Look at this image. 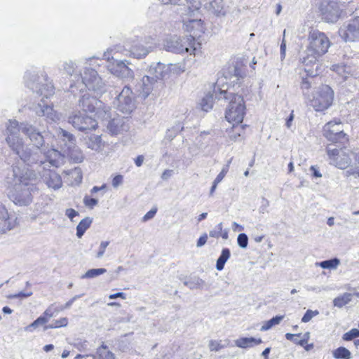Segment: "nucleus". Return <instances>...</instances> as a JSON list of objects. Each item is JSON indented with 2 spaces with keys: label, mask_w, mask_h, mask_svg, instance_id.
Returning a JSON list of instances; mask_svg holds the SVG:
<instances>
[{
  "label": "nucleus",
  "mask_w": 359,
  "mask_h": 359,
  "mask_svg": "<svg viewBox=\"0 0 359 359\" xmlns=\"http://www.w3.org/2000/svg\"><path fill=\"white\" fill-rule=\"evenodd\" d=\"M6 142L10 148L28 165L39 164L37 174L41 170L50 165L58 168L65 161V151H59L55 149L44 152L46 160L41 157V147L44 144L41 133L28 123H19L16 120H10L6 127Z\"/></svg>",
  "instance_id": "1"
},
{
  "label": "nucleus",
  "mask_w": 359,
  "mask_h": 359,
  "mask_svg": "<svg viewBox=\"0 0 359 359\" xmlns=\"http://www.w3.org/2000/svg\"><path fill=\"white\" fill-rule=\"evenodd\" d=\"M25 82L33 92L43 96L40 102L32 104L30 109L39 116H46L48 120L56 122L60 120V115L50 106L45 99H48L55 93L54 86L48 81L47 75L41 72H27L25 76Z\"/></svg>",
  "instance_id": "2"
},
{
  "label": "nucleus",
  "mask_w": 359,
  "mask_h": 359,
  "mask_svg": "<svg viewBox=\"0 0 359 359\" xmlns=\"http://www.w3.org/2000/svg\"><path fill=\"white\" fill-rule=\"evenodd\" d=\"M38 174L28 168L13 167V187L8 195L11 201L20 206L29 205L32 201V182L36 180Z\"/></svg>",
  "instance_id": "3"
},
{
  "label": "nucleus",
  "mask_w": 359,
  "mask_h": 359,
  "mask_svg": "<svg viewBox=\"0 0 359 359\" xmlns=\"http://www.w3.org/2000/svg\"><path fill=\"white\" fill-rule=\"evenodd\" d=\"M74 83L70 85V91L76 94V91L82 92L86 88L102 93L105 91V84L97 72L92 68H86L83 74L74 76Z\"/></svg>",
  "instance_id": "4"
},
{
  "label": "nucleus",
  "mask_w": 359,
  "mask_h": 359,
  "mask_svg": "<svg viewBox=\"0 0 359 359\" xmlns=\"http://www.w3.org/2000/svg\"><path fill=\"white\" fill-rule=\"evenodd\" d=\"M216 98L229 102L225 114L229 122L238 124L243 121L245 107L242 96L220 89L219 94H216Z\"/></svg>",
  "instance_id": "5"
},
{
  "label": "nucleus",
  "mask_w": 359,
  "mask_h": 359,
  "mask_svg": "<svg viewBox=\"0 0 359 359\" xmlns=\"http://www.w3.org/2000/svg\"><path fill=\"white\" fill-rule=\"evenodd\" d=\"M199 45L198 43L194 42L193 38L173 36L165 41L164 48L166 50L175 53H189L190 55H195Z\"/></svg>",
  "instance_id": "6"
},
{
  "label": "nucleus",
  "mask_w": 359,
  "mask_h": 359,
  "mask_svg": "<svg viewBox=\"0 0 359 359\" xmlns=\"http://www.w3.org/2000/svg\"><path fill=\"white\" fill-rule=\"evenodd\" d=\"M333 100V90L327 85H322L313 93L310 104L316 111H323L332 105Z\"/></svg>",
  "instance_id": "7"
},
{
  "label": "nucleus",
  "mask_w": 359,
  "mask_h": 359,
  "mask_svg": "<svg viewBox=\"0 0 359 359\" xmlns=\"http://www.w3.org/2000/svg\"><path fill=\"white\" fill-rule=\"evenodd\" d=\"M329 163L339 169H346L351 163L353 153L346 147H334L328 145L326 148Z\"/></svg>",
  "instance_id": "8"
},
{
  "label": "nucleus",
  "mask_w": 359,
  "mask_h": 359,
  "mask_svg": "<svg viewBox=\"0 0 359 359\" xmlns=\"http://www.w3.org/2000/svg\"><path fill=\"white\" fill-rule=\"evenodd\" d=\"M308 52L313 53L317 55H323L325 54L329 47L330 41L325 33L317 29H312L309 32Z\"/></svg>",
  "instance_id": "9"
},
{
  "label": "nucleus",
  "mask_w": 359,
  "mask_h": 359,
  "mask_svg": "<svg viewBox=\"0 0 359 359\" xmlns=\"http://www.w3.org/2000/svg\"><path fill=\"white\" fill-rule=\"evenodd\" d=\"M342 6L337 0H320L318 9L324 21L334 23L340 18Z\"/></svg>",
  "instance_id": "10"
},
{
  "label": "nucleus",
  "mask_w": 359,
  "mask_h": 359,
  "mask_svg": "<svg viewBox=\"0 0 359 359\" xmlns=\"http://www.w3.org/2000/svg\"><path fill=\"white\" fill-rule=\"evenodd\" d=\"M103 57L107 60V69L112 74L123 79H132L133 77V72L128 66V63H126V60H119L114 58V56L110 57L109 51L104 53Z\"/></svg>",
  "instance_id": "11"
},
{
  "label": "nucleus",
  "mask_w": 359,
  "mask_h": 359,
  "mask_svg": "<svg viewBox=\"0 0 359 359\" xmlns=\"http://www.w3.org/2000/svg\"><path fill=\"white\" fill-rule=\"evenodd\" d=\"M323 135L328 141L334 143L344 144L348 141L343 125L339 121H331L326 123L323 127Z\"/></svg>",
  "instance_id": "12"
},
{
  "label": "nucleus",
  "mask_w": 359,
  "mask_h": 359,
  "mask_svg": "<svg viewBox=\"0 0 359 359\" xmlns=\"http://www.w3.org/2000/svg\"><path fill=\"white\" fill-rule=\"evenodd\" d=\"M339 34L345 42L359 41V16L345 22L339 29Z\"/></svg>",
  "instance_id": "13"
},
{
  "label": "nucleus",
  "mask_w": 359,
  "mask_h": 359,
  "mask_svg": "<svg viewBox=\"0 0 359 359\" xmlns=\"http://www.w3.org/2000/svg\"><path fill=\"white\" fill-rule=\"evenodd\" d=\"M68 122L75 128L81 131L88 130H95L97 128V123L96 120L90 116L83 114L80 111L74 112L69 116Z\"/></svg>",
  "instance_id": "14"
},
{
  "label": "nucleus",
  "mask_w": 359,
  "mask_h": 359,
  "mask_svg": "<svg viewBox=\"0 0 359 359\" xmlns=\"http://www.w3.org/2000/svg\"><path fill=\"white\" fill-rule=\"evenodd\" d=\"M116 106L123 114H130L135 108V97L131 89L125 86L117 97Z\"/></svg>",
  "instance_id": "15"
},
{
  "label": "nucleus",
  "mask_w": 359,
  "mask_h": 359,
  "mask_svg": "<svg viewBox=\"0 0 359 359\" xmlns=\"http://www.w3.org/2000/svg\"><path fill=\"white\" fill-rule=\"evenodd\" d=\"M175 72L176 73L184 72L185 67L181 65L168 64L165 65L161 62L153 63L151 65L149 72L156 80L163 79L170 72Z\"/></svg>",
  "instance_id": "16"
},
{
  "label": "nucleus",
  "mask_w": 359,
  "mask_h": 359,
  "mask_svg": "<svg viewBox=\"0 0 359 359\" xmlns=\"http://www.w3.org/2000/svg\"><path fill=\"white\" fill-rule=\"evenodd\" d=\"M182 22L185 31L191 34L187 38H193L196 43V39L199 38L205 31V27L201 18L196 16V18H191L190 15L184 16Z\"/></svg>",
  "instance_id": "17"
},
{
  "label": "nucleus",
  "mask_w": 359,
  "mask_h": 359,
  "mask_svg": "<svg viewBox=\"0 0 359 359\" xmlns=\"http://www.w3.org/2000/svg\"><path fill=\"white\" fill-rule=\"evenodd\" d=\"M42 170L43 173L41 174V177L48 188L56 190L62 187V181L59 174L50 170H46V169Z\"/></svg>",
  "instance_id": "18"
},
{
  "label": "nucleus",
  "mask_w": 359,
  "mask_h": 359,
  "mask_svg": "<svg viewBox=\"0 0 359 359\" xmlns=\"http://www.w3.org/2000/svg\"><path fill=\"white\" fill-rule=\"evenodd\" d=\"M16 219L10 216L7 209L3 205H0V232L5 233L12 229L15 226Z\"/></svg>",
  "instance_id": "19"
},
{
  "label": "nucleus",
  "mask_w": 359,
  "mask_h": 359,
  "mask_svg": "<svg viewBox=\"0 0 359 359\" xmlns=\"http://www.w3.org/2000/svg\"><path fill=\"white\" fill-rule=\"evenodd\" d=\"M205 8L217 17H223L229 12V7L223 0H212L205 4Z\"/></svg>",
  "instance_id": "20"
},
{
  "label": "nucleus",
  "mask_w": 359,
  "mask_h": 359,
  "mask_svg": "<svg viewBox=\"0 0 359 359\" xmlns=\"http://www.w3.org/2000/svg\"><path fill=\"white\" fill-rule=\"evenodd\" d=\"M156 80L150 76H144L137 85L140 95L143 98H147L154 89Z\"/></svg>",
  "instance_id": "21"
},
{
  "label": "nucleus",
  "mask_w": 359,
  "mask_h": 359,
  "mask_svg": "<svg viewBox=\"0 0 359 359\" xmlns=\"http://www.w3.org/2000/svg\"><path fill=\"white\" fill-rule=\"evenodd\" d=\"M99 104H100L101 102L97 99L90 96L88 93L84 94L79 100V107L86 112L95 111V109L98 107Z\"/></svg>",
  "instance_id": "22"
},
{
  "label": "nucleus",
  "mask_w": 359,
  "mask_h": 359,
  "mask_svg": "<svg viewBox=\"0 0 359 359\" xmlns=\"http://www.w3.org/2000/svg\"><path fill=\"white\" fill-rule=\"evenodd\" d=\"M305 55H304L300 60L302 63L304 65L305 68H311L316 71L318 73V65L317 64L318 58L320 55H317L313 53L308 52V48L306 50Z\"/></svg>",
  "instance_id": "23"
},
{
  "label": "nucleus",
  "mask_w": 359,
  "mask_h": 359,
  "mask_svg": "<svg viewBox=\"0 0 359 359\" xmlns=\"http://www.w3.org/2000/svg\"><path fill=\"white\" fill-rule=\"evenodd\" d=\"M56 134L59 139L64 142V146L67 150H70L75 146V137L70 133L59 128L56 130Z\"/></svg>",
  "instance_id": "24"
},
{
  "label": "nucleus",
  "mask_w": 359,
  "mask_h": 359,
  "mask_svg": "<svg viewBox=\"0 0 359 359\" xmlns=\"http://www.w3.org/2000/svg\"><path fill=\"white\" fill-rule=\"evenodd\" d=\"M304 71L306 73L308 77L302 78V81L300 84V88L303 92V94L306 95L309 90L311 88L313 77L316 76L318 74V73L316 72V71L314 72V70L311 68H305Z\"/></svg>",
  "instance_id": "25"
},
{
  "label": "nucleus",
  "mask_w": 359,
  "mask_h": 359,
  "mask_svg": "<svg viewBox=\"0 0 359 359\" xmlns=\"http://www.w3.org/2000/svg\"><path fill=\"white\" fill-rule=\"evenodd\" d=\"M150 51V48L145 47L139 42L132 45L130 48V55L136 58L144 57Z\"/></svg>",
  "instance_id": "26"
},
{
  "label": "nucleus",
  "mask_w": 359,
  "mask_h": 359,
  "mask_svg": "<svg viewBox=\"0 0 359 359\" xmlns=\"http://www.w3.org/2000/svg\"><path fill=\"white\" fill-rule=\"evenodd\" d=\"M262 342L260 338L242 337L235 341V344L239 348H246L252 347L255 345L260 344Z\"/></svg>",
  "instance_id": "27"
},
{
  "label": "nucleus",
  "mask_w": 359,
  "mask_h": 359,
  "mask_svg": "<svg viewBox=\"0 0 359 359\" xmlns=\"http://www.w3.org/2000/svg\"><path fill=\"white\" fill-rule=\"evenodd\" d=\"M93 359H115L114 354L108 349V347L102 344L97 349L95 354L90 355Z\"/></svg>",
  "instance_id": "28"
},
{
  "label": "nucleus",
  "mask_w": 359,
  "mask_h": 359,
  "mask_svg": "<svg viewBox=\"0 0 359 359\" xmlns=\"http://www.w3.org/2000/svg\"><path fill=\"white\" fill-rule=\"evenodd\" d=\"M86 144L88 148L94 150L99 151L101 149L102 144V138L100 135H91L88 136L86 139Z\"/></svg>",
  "instance_id": "29"
},
{
  "label": "nucleus",
  "mask_w": 359,
  "mask_h": 359,
  "mask_svg": "<svg viewBox=\"0 0 359 359\" xmlns=\"http://www.w3.org/2000/svg\"><path fill=\"white\" fill-rule=\"evenodd\" d=\"M123 121L120 118H113L109 121L107 128L112 134H118L126 130Z\"/></svg>",
  "instance_id": "30"
},
{
  "label": "nucleus",
  "mask_w": 359,
  "mask_h": 359,
  "mask_svg": "<svg viewBox=\"0 0 359 359\" xmlns=\"http://www.w3.org/2000/svg\"><path fill=\"white\" fill-rule=\"evenodd\" d=\"M353 294L351 293L345 292L340 296L334 298L333 304L338 308H342L344 306L348 304L352 300Z\"/></svg>",
  "instance_id": "31"
},
{
  "label": "nucleus",
  "mask_w": 359,
  "mask_h": 359,
  "mask_svg": "<svg viewBox=\"0 0 359 359\" xmlns=\"http://www.w3.org/2000/svg\"><path fill=\"white\" fill-rule=\"evenodd\" d=\"M93 222L92 218L87 217L83 219L76 226V236L81 238L85 231L90 227Z\"/></svg>",
  "instance_id": "32"
},
{
  "label": "nucleus",
  "mask_w": 359,
  "mask_h": 359,
  "mask_svg": "<svg viewBox=\"0 0 359 359\" xmlns=\"http://www.w3.org/2000/svg\"><path fill=\"white\" fill-rule=\"evenodd\" d=\"M231 252L229 249L224 248L222 250V253L217 260L216 269L218 271H221L224 269L226 262L229 259Z\"/></svg>",
  "instance_id": "33"
},
{
  "label": "nucleus",
  "mask_w": 359,
  "mask_h": 359,
  "mask_svg": "<svg viewBox=\"0 0 359 359\" xmlns=\"http://www.w3.org/2000/svg\"><path fill=\"white\" fill-rule=\"evenodd\" d=\"M316 266H320L323 269H335L340 264V260L338 258H333L331 259L316 262Z\"/></svg>",
  "instance_id": "34"
},
{
  "label": "nucleus",
  "mask_w": 359,
  "mask_h": 359,
  "mask_svg": "<svg viewBox=\"0 0 359 359\" xmlns=\"http://www.w3.org/2000/svg\"><path fill=\"white\" fill-rule=\"evenodd\" d=\"M184 285L187 286L191 290L202 289L204 286L205 282L198 277H193L184 282Z\"/></svg>",
  "instance_id": "35"
},
{
  "label": "nucleus",
  "mask_w": 359,
  "mask_h": 359,
  "mask_svg": "<svg viewBox=\"0 0 359 359\" xmlns=\"http://www.w3.org/2000/svg\"><path fill=\"white\" fill-rule=\"evenodd\" d=\"M200 107L204 111H208L213 106V97L212 95H207L200 102Z\"/></svg>",
  "instance_id": "36"
},
{
  "label": "nucleus",
  "mask_w": 359,
  "mask_h": 359,
  "mask_svg": "<svg viewBox=\"0 0 359 359\" xmlns=\"http://www.w3.org/2000/svg\"><path fill=\"white\" fill-rule=\"evenodd\" d=\"M68 151H69L68 154L69 155L71 159L74 163H81L83 161L84 156H83L82 151L79 149H77V148L76 149L74 147Z\"/></svg>",
  "instance_id": "37"
},
{
  "label": "nucleus",
  "mask_w": 359,
  "mask_h": 359,
  "mask_svg": "<svg viewBox=\"0 0 359 359\" xmlns=\"http://www.w3.org/2000/svg\"><path fill=\"white\" fill-rule=\"evenodd\" d=\"M283 318V316H276L272 318L269 320L264 323V324L261 327V330L266 331L271 329L273 326L280 324Z\"/></svg>",
  "instance_id": "38"
},
{
  "label": "nucleus",
  "mask_w": 359,
  "mask_h": 359,
  "mask_svg": "<svg viewBox=\"0 0 359 359\" xmlns=\"http://www.w3.org/2000/svg\"><path fill=\"white\" fill-rule=\"evenodd\" d=\"M106 272L107 270L103 268L89 269L85 274L82 275L81 278H93Z\"/></svg>",
  "instance_id": "39"
},
{
  "label": "nucleus",
  "mask_w": 359,
  "mask_h": 359,
  "mask_svg": "<svg viewBox=\"0 0 359 359\" xmlns=\"http://www.w3.org/2000/svg\"><path fill=\"white\" fill-rule=\"evenodd\" d=\"M333 356L337 359H349L351 358V352L344 347H339L334 351Z\"/></svg>",
  "instance_id": "40"
},
{
  "label": "nucleus",
  "mask_w": 359,
  "mask_h": 359,
  "mask_svg": "<svg viewBox=\"0 0 359 359\" xmlns=\"http://www.w3.org/2000/svg\"><path fill=\"white\" fill-rule=\"evenodd\" d=\"M60 312V310L57 307L54 306L53 304H51L50 306L47 308V309L43 313L41 316L45 317L46 318L47 321L55 316L57 313Z\"/></svg>",
  "instance_id": "41"
},
{
  "label": "nucleus",
  "mask_w": 359,
  "mask_h": 359,
  "mask_svg": "<svg viewBox=\"0 0 359 359\" xmlns=\"http://www.w3.org/2000/svg\"><path fill=\"white\" fill-rule=\"evenodd\" d=\"M76 65L72 61H68L65 62L63 64V69L64 71L69 75L73 76L75 69H76Z\"/></svg>",
  "instance_id": "42"
},
{
  "label": "nucleus",
  "mask_w": 359,
  "mask_h": 359,
  "mask_svg": "<svg viewBox=\"0 0 359 359\" xmlns=\"http://www.w3.org/2000/svg\"><path fill=\"white\" fill-rule=\"evenodd\" d=\"M319 314V311L318 310H307L304 316L302 318V323H308L309 322L313 317L318 316Z\"/></svg>",
  "instance_id": "43"
},
{
  "label": "nucleus",
  "mask_w": 359,
  "mask_h": 359,
  "mask_svg": "<svg viewBox=\"0 0 359 359\" xmlns=\"http://www.w3.org/2000/svg\"><path fill=\"white\" fill-rule=\"evenodd\" d=\"M237 243L240 248H246L248 244V236L244 233H240L237 238Z\"/></svg>",
  "instance_id": "44"
},
{
  "label": "nucleus",
  "mask_w": 359,
  "mask_h": 359,
  "mask_svg": "<svg viewBox=\"0 0 359 359\" xmlns=\"http://www.w3.org/2000/svg\"><path fill=\"white\" fill-rule=\"evenodd\" d=\"M358 337H359V330L353 328L343 335V339L350 341Z\"/></svg>",
  "instance_id": "45"
},
{
  "label": "nucleus",
  "mask_w": 359,
  "mask_h": 359,
  "mask_svg": "<svg viewBox=\"0 0 359 359\" xmlns=\"http://www.w3.org/2000/svg\"><path fill=\"white\" fill-rule=\"evenodd\" d=\"M208 347L210 351H218L224 347L220 341L216 340H210L208 343Z\"/></svg>",
  "instance_id": "46"
},
{
  "label": "nucleus",
  "mask_w": 359,
  "mask_h": 359,
  "mask_svg": "<svg viewBox=\"0 0 359 359\" xmlns=\"http://www.w3.org/2000/svg\"><path fill=\"white\" fill-rule=\"evenodd\" d=\"M223 224L222 222L219 223L214 229L211 230L209 232V235L210 237L218 238L221 233L222 232Z\"/></svg>",
  "instance_id": "47"
},
{
  "label": "nucleus",
  "mask_w": 359,
  "mask_h": 359,
  "mask_svg": "<svg viewBox=\"0 0 359 359\" xmlns=\"http://www.w3.org/2000/svg\"><path fill=\"white\" fill-rule=\"evenodd\" d=\"M231 160H230L227 165L223 167L221 172L218 174V175L216 177L215 180L216 181V183H219L225 177L226 174L229 171V163H231Z\"/></svg>",
  "instance_id": "48"
},
{
  "label": "nucleus",
  "mask_w": 359,
  "mask_h": 359,
  "mask_svg": "<svg viewBox=\"0 0 359 359\" xmlns=\"http://www.w3.org/2000/svg\"><path fill=\"white\" fill-rule=\"evenodd\" d=\"M356 161L357 163L355 165L346 171L347 175H353L355 177H359V156L358 158L356 159Z\"/></svg>",
  "instance_id": "49"
},
{
  "label": "nucleus",
  "mask_w": 359,
  "mask_h": 359,
  "mask_svg": "<svg viewBox=\"0 0 359 359\" xmlns=\"http://www.w3.org/2000/svg\"><path fill=\"white\" fill-rule=\"evenodd\" d=\"M83 203L86 206L88 207L89 208L92 209L95 205H97L98 201L95 198H89L88 196H85L83 198Z\"/></svg>",
  "instance_id": "50"
},
{
  "label": "nucleus",
  "mask_w": 359,
  "mask_h": 359,
  "mask_svg": "<svg viewBox=\"0 0 359 359\" xmlns=\"http://www.w3.org/2000/svg\"><path fill=\"white\" fill-rule=\"evenodd\" d=\"M188 15L191 16V18H196V16H198V18H201V13H200V12H199L198 8H196V9H191L190 8H188L185 11V13L182 14V18L184 16H188Z\"/></svg>",
  "instance_id": "51"
},
{
  "label": "nucleus",
  "mask_w": 359,
  "mask_h": 359,
  "mask_svg": "<svg viewBox=\"0 0 359 359\" xmlns=\"http://www.w3.org/2000/svg\"><path fill=\"white\" fill-rule=\"evenodd\" d=\"M109 241H102L101 242V243L100 245V248H99V251L97 252V254L96 255V257L97 258H101L103 257L104 252H105V249L109 245Z\"/></svg>",
  "instance_id": "52"
},
{
  "label": "nucleus",
  "mask_w": 359,
  "mask_h": 359,
  "mask_svg": "<svg viewBox=\"0 0 359 359\" xmlns=\"http://www.w3.org/2000/svg\"><path fill=\"white\" fill-rule=\"evenodd\" d=\"M123 177L121 175H116L112 180V186L114 188H118L120 185L123 184Z\"/></svg>",
  "instance_id": "53"
},
{
  "label": "nucleus",
  "mask_w": 359,
  "mask_h": 359,
  "mask_svg": "<svg viewBox=\"0 0 359 359\" xmlns=\"http://www.w3.org/2000/svg\"><path fill=\"white\" fill-rule=\"evenodd\" d=\"M285 30L283 32V39L280 44V59L283 60L285 57L286 53V42L285 40Z\"/></svg>",
  "instance_id": "54"
},
{
  "label": "nucleus",
  "mask_w": 359,
  "mask_h": 359,
  "mask_svg": "<svg viewBox=\"0 0 359 359\" xmlns=\"http://www.w3.org/2000/svg\"><path fill=\"white\" fill-rule=\"evenodd\" d=\"M156 212H157L156 208H152L151 210H150L148 212H147L144 215V216L142 218V221L147 222V221L152 219L155 216Z\"/></svg>",
  "instance_id": "55"
},
{
  "label": "nucleus",
  "mask_w": 359,
  "mask_h": 359,
  "mask_svg": "<svg viewBox=\"0 0 359 359\" xmlns=\"http://www.w3.org/2000/svg\"><path fill=\"white\" fill-rule=\"evenodd\" d=\"M54 326L57 328L61 327H66L68 324V319L67 318H62L60 320L54 321Z\"/></svg>",
  "instance_id": "56"
},
{
  "label": "nucleus",
  "mask_w": 359,
  "mask_h": 359,
  "mask_svg": "<svg viewBox=\"0 0 359 359\" xmlns=\"http://www.w3.org/2000/svg\"><path fill=\"white\" fill-rule=\"evenodd\" d=\"M32 294V292H20L19 293L11 294L9 296V298L15 299V298H27Z\"/></svg>",
  "instance_id": "57"
},
{
  "label": "nucleus",
  "mask_w": 359,
  "mask_h": 359,
  "mask_svg": "<svg viewBox=\"0 0 359 359\" xmlns=\"http://www.w3.org/2000/svg\"><path fill=\"white\" fill-rule=\"evenodd\" d=\"M299 336H300V334H291V333H287L285 334V338L287 340L292 341L295 344H297Z\"/></svg>",
  "instance_id": "58"
},
{
  "label": "nucleus",
  "mask_w": 359,
  "mask_h": 359,
  "mask_svg": "<svg viewBox=\"0 0 359 359\" xmlns=\"http://www.w3.org/2000/svg\"><path fill=\"white\" fill-rule=\"evenodd\" d=\"M310 170L312 171L313 177L316 178H320L322 177V174L318 170V168L316 165H311L310 168Z\"/></svg>",
  "instance_id": "59"
},
{
  "label": "nucleus",
  "mask_w": 359,
  "mask_h": 359,
  "mask_svg": "<svg viewBox=\"0 0 359 359\" xmlns=\"http://www.w3.org/2000/svg\"><path fill=\"white\" fill-rule=\"evenodd\" d=\"M65 215L72 220L73 218L79 215V212L74 209L69 208L66 210Z\"/></svg>",
  "instance_id": "60"
},
{
  "label": "nucleus",
  "mask_w": 359,
  "mask_h": 359,
  "mask_svg": "<svg viewBox=\"0 0 359 359\" xmlns=\"http://www.w3.org/2000/svg\"><path fill=\"white\" fill-rule=\"evenodd\" d=\"M207 239H208V235L206 233H204L203 234L198 240L197 241V247L200 248V247H202L203 246L206 242H207Z\"/></svg>",
  "instance_id": "61"
},
{
  "label": "nucleus",
  "mask_w": 359,
  "mask_h": 359,
  "mask_svg": "<svg viewBox=\"0 0 359 359\" xmlns=\"http://www.w3.org/2000/svg\"><path fill=\"white\" fill-rule=\"evenodd\" d=\"M72 174L76 175V180L77 182L80 183L81 182L82 175L80 169L75 168L73 171H72Z\"/></svg>",
  "instance_id": "62"
},
{
  "label": "nucleus",
  "mask_w": 359,
  "mask_h": 359,
  "mask_svg": "<svg viewBox=\"0 0 359 359\" xmlns=\"http://www.w3.org/2000/svg\"><path fill=\"white\" fill-rule=\"evenodd\" d=\"M39 326V325L37 323L36 320H35L30 325H29L28 326L25 327V330L27 332H32L33 329H36Z\"/></svg>",
  "instance_id": "63"
},
{
  "label": "nucleus",
  "mask_w": 359,
  "mask_h": 359,
  "mask_svg": "<svg viewBox=\"0 0 359 359\" xmlns=\"http://www.w3.org/2000/svg\"><path fill=\"white\" fill-rule=\"evenodd\" d=\"M118 297L125 299L126 298V294L123 292H117L115 294H111L109 296V298L111 299H116Z\"/></svg>",
  "instance_id": "64"
}]
</instances>
